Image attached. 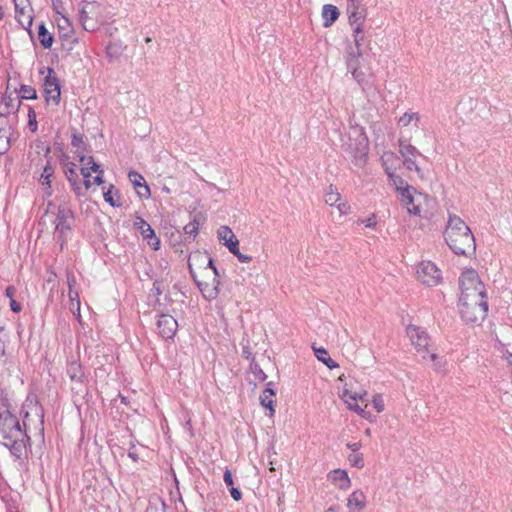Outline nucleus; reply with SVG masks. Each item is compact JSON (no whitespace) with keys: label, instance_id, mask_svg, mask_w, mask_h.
<instances>
[{"label":"nucleus","instance_id":"f257e3e1","mask_svg":"<svg viewBox=\"0 0 512 512\" xmlns=\"http://www.w3.org/2000/svg\"><path fill=\"white\" fill-rule=\"evenodd\" d=\"M191 276L207 300L215 299L219 294L218 270L212 258L203 252L191 254L188 262Z\"/></svg>","mask_w":512,"mask_h":512},{"label":"nucleus","instance_id":"f03ea898","mask_svg":"<svg viewBox=\"0 0 512 512\" xmlns=\"http://www.w3.org/2000/svg\"><path fill=\"white\" fill-rule=\"evenodd\" d=\"M444 239L457 255H468L475 251V239L468 225L457 215H449Z\"/></svg>","mask_w":512,"mask_h":512},{"label":"nucleus","instance_id":"7ed1b4c3","mask_svg":"<svg viewBox=\"0 0 512 512\" xmlns=\"http://www.w3.org/2000/svg\"><path fill=\"white\" fill-rule=\"evenodd\" d=\"M29 437L22 430L18 418L9 410L0 411V443L20 458L26 449Z\"/></svg>","mask_w":512,"mask_h":512},{"label":"nucleus","instance_id":"20e7f679","mask_svg":"<svg viewBox=\"0 0 512 512\" xmlns=\"http://www.w3.org/2000/svg\"><path fill=\"white\" fill-rule=\"evenodd\" d=\"M459 311L462 319L472 325L481 324L487 316V297L459 299Z\"/></svg>","mask_w":512,"mask_h":512},{"label":"nucleus","instance_id":"39448f33","mask_svg":"<svg viewBox=\"0 0 512 512\" xmlns=\"http://www.w3.org/2000/svg\"><path fill=\"white\" fill-rule=\"evenodd\" d=\"M461 294L459 299L482 298L486 296L485 286L479 279L478 273L469 269L464 271L459 279Z\"/></svg>","mask_w":512,"mask_h":512},{"label":"nucleus","instance_id":"423d86ee","mask_svg":"<svg viewBox=\"0 0 512 512\" xmlns=\"http://www.w3.org/2000/svg\"><path fill=\"white\" fill-rule=\"evenodd\" d=\"M357 134L354 139H351V143L348 145V152L353 158V162L356 166L362 167L365 165L368 153H369V140L363 131V128L355 130Z\"/></svg>","mask_w":512,"mask_h":512},{"label":"nucleus","instance_id":"0eeeda50","mask_svg":"<svg viewBox=\"0 0 512 512\" xmlns=\"http://www.w3.org/2000/svg\"><path fill=\"white\" fill-rule=\"evenodd\" d=\"M102 7L99 3L92 1L82 5L79 20L86 31H94L102 21Z\"/></svg>","mask_w":512,"mask_h":512},{"label":"nucleus","instance_id":"6e6552de","mask_svg":"<svg viewBox=\"0 0 512 512\" xmlns=\"http://www.w3.org/2000/svg\"><path fill=\"white\" fill-rule=\"evenodd\" d=\"M418 280L427 286H436L442 280L441 271L431 261H422L417 267Z\"/></svg>","mask_w":512,"mask_h":512},{"label":"nucleus","instance_id":"1a4fd4ad","mask_svg":"<svg viewBox=\"0 0 512 512\" xmlns=\"http://www.w3.org/2000/svg\"><path fill=\"white\" fill-rule=\"evenodd\" d=\"M422 200H427V196L417 193L415 188H405L403 193L400 194V201L407 209L408 213L413 215H421Z\"/></svg>","mask_w":512,"mask_h":512},{"label":"nucleus","instance_id":"9d476101","mask_svg":"<svg viewBox=\"0 0 512 512\" xmlns=\"http://www.w3.org/2000/svg\"><path fill=\"white\" fill-rule=\"evenodd\" d=\"M44 94L47 103L58 105L60 100V84L53 69L48 68V74L44 78Z\"/></svg>","mask_w":512,"mask_h":512},{"label":"nucleus","instance_id":"9b49d317","mask_svg":"<svg viewBox=\"0 0 512 512\" xmlns=\"http://www.w3.org/2000/svg\"><path fill=\"white\" fill-rule=\"evenodd\" d=\"M324 201L327 205L335 207L341 216L348 215L351 212L349 203L342 199L338 190L330 185L324 195Z\"/></svg>","mask_w":512,"mask_h":512},{"label":"nucleus","instance_id":"f8f14e48","mask_svg":"<svg viewBox=\"0 0 512 512\" xmlns=\"http://www.w3.org/2000/svg\"><path fill=\"white\" fill-rule=\"evenodd\" d=\"M55 232L62 238L71 229L70 220L72 213L66 207H58L57 212L52 215Z\"/></svg>","mask_w":512,"mask_h":512},{"label":"nucleus","instance_id":"ddd939ff","mask_svg":"<svg viewBox=\"0 0 512 512\" xmlns=\"http://www.w3.org/2000/svg\"><path fill=\"white\" fill-rule=\"evenodd\" d=\"M352 28V38L355 46V51L349 53V62L354 59L357 60L363 54L362 46L365 42V30L364 25L365 22H360L356 24H349Z\"/></svg>","mask_w":512,"mask_h":512},{"label":"nucleus","instance_id":"4468645a","mask_svg":"<svg viewBox=\"0 0 512 512\" xmlns=\"http://www.w3.org/2000/svg\"><path fill=\"white\" fill-rule=\"evenodd\" d=\"M346 11L349 24L365 22L367 17V9L362 4V0H347Z\"/></svg>","mask_w":512,"mask_h":512},{"label":"nucleus","instance_id":"2eb2a0df","mask_svg":"<svg viewBox=\"0 0 512 512\" xmlns=\"http://www.w3.org/2000/svg\"><path fill=\"white\" fill-rule=\"evenodd\" d=\"M134 227L141 233L142 237L147 240L149 246L153 250L160 248V240L155 236L154 230L151 226L141 217L137 216L134 220Z\"/></svg>","mask_w":512,"mask_h":512},{"label":"nucleus","instance_id":"dca6fc26","mask_svg":"<svg viewBox=\"0 0 512 512\" xmlns=\"http://www.w3.org/2000/svg\"><path fill=\"white\" fill-rule=\"evenodd\" d=\"M399 153L403 158V165L408 170H414L417 174L422 177L421 169L415 162V156L418 153L417 149L411 144L400 142Z\"/></svg>","mask_w":512,"mask_h":512},{"label":"nucleus","instance_id":"f3484780","mask_svg":"<svg viewBox=\"0 0 512 512\" xmlns=\"http://www.w3.org/2000/svg\"><path fill=\"white\" fill-rule=\"evenodd\" d=\"M406 333L418 352L425 351L429 344V337L425 331L417 326L410 325L407 327Z\"/></svg>","mask_w":512,"mask_h":512},{"label":"nucleus","instance_id":"a211bd4d","mask_svg":"<svg viewBox=\"0 0 512 512\" xmlns=\"http://www.w3.org/2000/svg\"><path fill=\"white\" fill-rule=\"evenodd\" d=\"M157 327L163 338L171 339L177 331L178 323L171 315L162 314L157 321Z\"/></svg>","mask_w":512,"mask_h":512},{"label":"nucleus","instance_id":"6ab92c4d","mask_svg":"<svg viewBox=\"0 0 512 512\" xmlns=\"http://www.w3.org/2000/svg\"><path fill=\"white\" fill-rule=\"evenodd\" d=\"M339 396L347 404L348 409L355 411L362 418H369L370 414L366 411L367 404H365L364 408L357 404V393H352L347 388H344Z\"/></svg>","mask_w":512,"mask_h":512},{"label":"nucleus","instance_id":"aec40b11","mask_svg":"<svg viewBox=\"0 0 512 512\" xmlns=\"http://www.w3.org/2000/svg\"><path fill=\"white\" fill-rule=\"evenodd\" d=\"M328 479L332 484L337 486L340 490H347L351 486V480L348 473L342 469H335L328 474Z\"/></svg>","mask_w":512,"mask_h":512},{"label":"nucleus","instance_id":"412c9836","mask_svg":"<svg viewBox=\"0 0 512 512\" xmlns=\"http://www.w3.org/2000/svg\"><path fill=\"white\" fill-rule=\"evenodd\" d=\"M217 236L219 241H221L230 252L234 251L233 249H236L239 245V241L228 226H221L217 231Z\"/></svg>","mask_w":512,"mask_h":512},{"label":"nucleus","instance_id":"4be33fe9","mask_svg":"<svg viewBox=\"0 0 512 512\" xmlns=\"http://www.w3.org/2000/svg\"><path fill=\"white\" fill-rule=\"evenodd\" d=\"M64 172L68 182L70 183L76 195L83 196V186L76 172L75 165L71 163L70 166H67L65 168Z\"/></svg>","mask_w":512,"mask_h":512},{"label":"nucleus","instance_id":"5701e85b","mask_svg":"<svg viewBox=\"0 0 512 512\" xmlns=\"http://www.w3.org/2000/svg\"><path fill=\"white\" fill-rule=\"evenodd\" d=\"M128 178L131 181V183L133 184V186L136 189H139V190H137V193L140 196L149 197L150 189H149L148 185L146 184L144 177L140 173H138L136 171H130L128 173Z\"/></svg>","mask_w":512,"mask_h":512},{"label":"nucleus","instance_id":"b1692460","mask_svg":"<svg viewBox=\"0 0 512 512\" xmlns=\"http://www.w3.org/2000/svg\"><path fill=\"white\" fill-rule=\"evenodd\" d=\"M347 507L350 510L362 511L366 507V496L363 491H353L347 499Z\"/></svg>","mask_w":512,"mask_h":512},{"label":"nucleus","instance_id":"393cba45","mask_svg":"<svg viewBox=\"0 0 512 512\" xmlns=\"http://www.w3.org/2000/svg\"><path fill=\"white\" fill-rule=\"evenodd\" d=\"M340 13L336 6L325 4L322 8L323 26L330 27L339 17Z\"/></svg>","mask_w":512,"mask_h":512},{"label":"nucleus","instance_id":"a878e982","mask_svg":"<svg viewBox=\"0 0 512 512\" xmlns=\"http://www.w3.org/2000/svg\"><path fill=\"white\" fill-rule=\"evenodd\" d=\"M15 4L16 19L24 29H29L32 25V16L25 10L24 7H20L22 0H13Z\"/></svg>","mask_w":512,"mask_h":512},{"label":"nucleus","instance_id":"bb28decb","mask_svg":"<svg viewBox=\"0 0 512 512\" xmlns=\"http://www.w3.org/2000/svg\"><path fill=\"white\" fill-rule=\"evenodd\" d=\"M20 101L10 96H3L0 101V116L6 117L18 109Z\"/></svg>","mask_w":512,"mask_h":512},{"label":"nucleus","instance_id":"cd10ccee","mask_svg":"<svg viewBox=\"0 0 512 512\" xmlns=\"http://www.w3.org/2000/svg\"><path fill=\"white\" fill-rule=\"evenodd\" d=\"M312 349H313L314 355L318 359V361L322 362L329 369H335V368L339 367L338 363H336L329 356V354H328V352H327V350L325 348L312 346Z\"/></svg>","mask_w":512,"mask_h":512},{"label":"nucleus","instance_id":"c85d7f7f","mask_svg":"<svg viewBox=\"0 0 512 512\" xmlns=\"http://www.w3.org/2000/svg\"><path fill=\"white\" fill-rule=\"evenodd\" d=\"M420 122V115L417 112H405L399 119H398V126L400 128H407L411 125L418 128Z\"/></svg>","mask_w":512,"mask_h":512},{"label":"nucleus","instance_id":"c756f323","mask_svg":"<svg viewBox=\"0 0 512 512\" xmlns=\"http://www.w3.org/2000/svg\"><path fill=\"white\" fill-rule=\"evenodd\" d=\"M53 174L54 168L51 166L50 160H47L45 166L43 167V171L40 174L39 182L42 186H45L48 189V191L46 192L48 196L51 195V177L53 176Z\"/></svg>","mask_w":512,"mask_h":512},{"label":"nucleus","instance_id":"7c9ffc66","mask_svg":"<svg viewBox=\"0 0 512 512\" xmlns=\"http://www.w3.org/2000/svg\"><path fill=\"white\" fill-rule=\"evenodd\" d=\"M69 297V309L76 317L78 322L81 323V314H80V299L79 293L76 290H71L68 292Z\"/></svg>","mask_w":512,"mask_h":512},{"label":"nucleus","instance_id":"2f4dec72","mask_svg":"<svg viewBox=\"0 0 512 512\" xmlns=\"http://www.w3.org/2000/svg\"><path fill=\"white\" fill-rule=\"evenodd\" d=\"M274 396L275 393L271 388H266L262 394L260 395L261 405L265 408H268L270 411L269 416H273L275 413L273 404H274Z\"/></svg>","mask_w":512,"mask_h":512},{"label":"nucleus","instance_id":"473e14b6","mask_svg":"<svg viewBox=\"0 0 512 512\" xmlns=\"http://www.w3.org/2000/svg\"><path fill=\"white\" fill-rule=\"evenodd\" d=\"M381 160H382V165L385 169L386 174L389 172H392L393 170L396 169V164L398 162V158L394 152H391V151L384 152L381 157Z\"/></svg>","mask_w":512,"mask_h":512},{"label":"nucleus","instance_id":"72a5a7b5","mask_svg":"<svg viewBox=\"0 0 512 512\" xmlns=\"http://www.w3.org/2000/svg\"><path fill=\"white\" fill-rule=\"evenodd\" d=\"M104 200L112 207H120L122 205L118 192L110 185L109 189L103 193Z\"/></svg>","mask_w":512,"mask_h":512},{"label":"nucleus","instance_id":"f704fd0d","mask_svg":"<svg viewBox=\"0 0 512 512\" xmlns=\"http://www.w3.org/2000/svg\"><path fill=\"white\" fill-rule=\"evenodd\" d=\"M38 37L41 45L44 48H50L53 44V36L47 31L44 24L38 27Z\"/></svg>","mask_w":512,"mask_h":512},{"label":"nucleus","instance_id":"c9c22d12","mask_svg":"<svg viewBox=\"0 0 512 512\" xmlns=\"http://www.w3.org/2000/svg\"><path fill=\"white\" fill-rule=\"evenodd\" d=\"M11 129H0V154H5L10 148Z\"/></svg>","mask_w":512,"mask_h":512},{"label":"nucleus","instance_id":"e433bc0d","mask_svg":"<svg viewBox=\"0 0 512 512\" xmlns=\"http://www.w3.org/2000/svg\"><path fill=\"white\" fill-rule=\"evenodd\" d=\"M387 175L392 184L395 186V189L399 193V195L403 193V190H405V188H412V186L408 185L406 181H404L400 176L396 175L393 171L387 173Z\"/></svg>","mask_w":512,"mask_h":512},{"label":"nucleus","instance_id":"4c0bfd02","mask_svg":"<svg viewBox=\"0 0 512 512\" xmlns=\"http://www.w3.org/2000/svg\"><path fill=\"white\" fill-rule=\"evenodd\" d=\"M79 160L82 163H84L85 160H87V162L84 164L83 167H88L89 171L99 173V174L104 173V171L100 168V166L94 161L93 157L90 156V157L86 158L85 156L81 155V156H79Z\"/></svg>","mask_w":512,"mask_h":512},{"label":"nucleus","instance_id":"58836bf2","mask_svg":"<svg viewBox=\"0 0 512 512\" xmlns=\"http://www.w3.org/2000/svg\"><path fill=\"white\" fill-rule=\"evenodd\" d=\"M146 512H165V503L158 498L150 500Z\"/></svg>","mask_w":512,"mask_h":512},{"label":"nucleus","instance_id":"ea45409f","mask_svg":"<svg viewBox=\"0 0 512 512\" xmlns=\"http://www.w3.org/2000/svg\"><path fill=\"white\" fill-rule=\"evenodd\" d=\"M81 171V174L84 178V181H83V195L85 194V192L87 190H89L92 186V181L90 180V177H91V171H89V168L88 167H81L80 169Z\"/></svg>","mask_w":512,"mask_h":512},{"label":"nucleus","instance_id":"a19ab883","mask_svg":"<svg viewBox=\"0 0 512 512\" xmlns=\"http://www.w3.org/2000/svg\"><path fill=\"white\" fill-rule=\"evenodd\" d=\"M20 94L23 99H36L37 97L36 90L28 85H22L20 87Z\"/></svg>","mask_w":512,"mask_h":512},{"label":"nucleus","instance_id":"79ce46f5","mask_svg":"<svg viewBox=\"0 0 512 512\" xmlns=\"http://www.w3.org/2000/svg\"><path fill=\"white\" fill-rule=\"evenodd\" d=\"M348 460L353 467L362 469L364 467L363 455L361 453H352Z\"/></svg>","mask_w":512,"mask_h":512},{"label":"nucleus","instance_id":"37998d69","mask_svg":"<svg viewBox=\"0 0 512 512\" xmlns=\"http://www.w3.org/2000/svg\"><path fill=\"white\" fill-rule=\"evenodd\" d=\"M184 231L186 234L196 237L199 231V223L196 220L189 222L185 225Z\"/></svg>","mask_w":512,"mask_h":512},{"label":"nucleus","instance_id":"c03bdc74","mask_svg":"<svg viewBox=\"0 0 512 512\" xmlns=\"http://www.w3.org/2000/svg\"><path fill=\"white\" fill-rule=\"evenodd\" d=\"M372 404L378 413H381L385 409V404L382 395L376 394L373 396Z\"/></svg>","mask_w":512,"mask_h":512},{"label":"nucleus","instance_id":"a18cd8bd","mask_svg":"<svg viewBox=\"0 0 512 512\" xmlns=\"http://www.w3.org/2000/svg\"><path fill=\"white\" fill-rule=\"evenodd\" d=\"M28 124L32 132L37 130L36 112L32 108L28 111Z\"/></svg>","mask_w":512,"mask_h":512},{"label":"nucleus","instance_id":"49530a36","mask_svg":"<svg viewBox=\"0 0 512 512\" xmlns=\"http://www.w3.org/2000/svg\"><path fill=\"white\" fill-rule=\"evenodd\" d=\"M234 251H231V253L237 257V259L241 262V263H249L251 260H252V257L249 256V255H245V254H242L240 251H239V248L238 246L236 247V249H233Z\"/></svg>","mask_w":512,"mask_h":512},{"label":"nucleus","instance_id":"de8ad7c7","mask_svg":"<svg viewBox=\"0 0 512 512\" xmlns=\"http://www.w3.org/2000/svg\"><path fill=\"white\" fill-rule=\"evenodd\" d=\"M32 148L36 150V152L39 154L41 151L44 152V156L47 157L50 153V147L45 146L42 142L37 141L33 144Z\"/></svg>","mask_w":512,"mask_h":512},{"label":"nucleus","instance_id":"09e8293b","mask_svg":"<svg viewBox=\"0 0 512 512\" xmlns=\"http://www.w3.org/2000/svg\"><path fill=\"white\" fill-rule=\"evenodd\" d=\"M361 222L368 228H374L377 224L376 215L372 214L368 218L361 220Z\"/></svg>","mask_w":512,"mask_h":512},{"label":"nucleus","instance_id":"8fccbe9b","mask_svg":"<svg viewBox=\"0 0 512 512\" xmlns=\"http://www.w3.org/2000/svg\"><path fill=\"white\" fill-rule=\"evenodd\" d=\"M67 283L69 287V291L74 290V286L76 285V278L73 273L67 272Z\"/></svg>","mask_w":512,"mask_h":512},{"label":"nucleus","instance_id":"3c124183","mask_svg":"<svg viewBox=\"0 0 512 512\" xmlns=\"http://www.w3.org/2000/svg\"><path fill=\"white\" fill-rule=\"evenodd\" d=\"M223 480L227 486H229V487L233 486V477H232V473L230 470H226L224 472Z\"/></svg>","mask_w":512,"mask_h":512},{"label":"nucleus","instance_id":"603ef678","mask_svg":"<svg viewBox=\"0 0 512 512\" xmlns=\"http://www.w3.org/2000/svg\"><path fill=\"white\" fill-rule=\"evenodd\" d=\"M230 494L235 501H239L242 497L240 490L236 487H230Z\"/></svg>","mask_w":512,"mask_h":512},{"label":"nucleus","instance_id":"864d4df0","mask_svg":"<svg viewBox=\"0 0 512 512\" xmlns=\"http://www.w3.org/2000/svg\"><path fill=\"white\" fill-rule=\"evenodd\" d=\"M347 448L350 449L353 453H359V449L362 447L360 442L347 443Z\"/></svg>","mask_w":512,"mask_h":512},{"label":"nucleus","instance_id":"5fc2aeb1","mask_svg":"<svg viewBox=\"0 0 512 512\" xmlns=\"http://www.w3.org/2000/svg\"><path fill=\"white\" fill-rule=\"evenodd\" d=\"M10 308L16 313L21 311V305L15 299H10Z\"/></svg>","mask_w":512,"mask_h":512},{"label":"nucleus","instance_id":"6e6d98bb","mask_svg":"<svg viewBox=\"0 0 512 512\" xmlns=\"http://www.w3.org/2000/svg\"><path fill=\"white\" fill-rule=\"evenodd\" d=\"M15 293H16V289L15 287L13 286H8L5 290V295L9 298V299H14V296H15Z\"/></svg>","mask_w":512,"mask_h":512},{"label":"nucleus","instance_id":"4d7b16f0","mask_svg":"<svg viewBox=\"0 0 512 512\" xmlns=\"http://www.w3.org/2000/svg\"><path fill=\"white\" fill-rule=\"evenodd\" d=\"M128 456L134 461H138L139 457L138 454L135 451V446L132 445V447L129 449Z\"/></svg>","mask_w":512,"mask_h":512},{"label":"nucleus","instance_id":"13d9d810","mask_svg":"<svg viewBox=\"0 0 512 512\" xmlns=\"http://www.w3.org/2000/svg\"><path fill=\"white\" fill-rule=\"evenodd\" d=\"M97 175L94 177L93 181H92V184H96V185H101L104 180H103V174H99V173H96Z\"/></svg>","mask_w":512,"mask_h":512},{"label":"nucleus","instance_id":"bf43d9fd","mask_svg":"<svg viewBox=\"0 0 512 512\" xmlns=\"http://www.w3.org/2000/svg\"><path fill=\"white\" fill-rule=\"evenodd\" d=\"M367 396V392L366 391H363L361 393H357V401L360 400V401H364L365 398Z\"/></svg>","mask_w":512,"mask_h":512},{"label":"nucleus","instance_id":"052dcab7","mask_svg":"<svg viewBox=\"0 0 512 512\" xmlns=\"http://www.w3.org/2000/svg\"><path fill=\"white\" fill-rule=\"evenodd\" d=\"M352 75H353V77H354L355 79H357V80L359 81V78H360V76L362 75V73H361V72H358V71H357V69L355 68V69L353 70V72H352Z\"/></svg>","mask_w":512,"mask_h":512},{"label":"nucleus","instance_id":"680f3d73","mask_svg":"<svg viewBox=\"0 0 512 512\" xmlns=\"http://www.w3.org/2000/svg\"><path fill=\"white\" fill-rule=\"evenodd\" d=\"M429 358L431 360H435L437 358V355L435 353H431V354H429Z\"/></svg>","mask_w":512,"mask_h":512},{"label":"nucleus","instance_id":"e2e57ef3","mask_svg":"<svg viewBox=\"0 0 512 512\" xmlns=\"http://www.w3.org/2000/svg\"><path fill=\"white\" fill-rule=\"evenodd\" d=\"M3 17H4V13H3L2 7L0 6V20H2Z\"/></svg>","mask_w":512,"mask_h":512},{"label":"nucleus","instance_id":"0e129e2a","mask_svg":"<svg viewBox=\"0 0 512 512\" xmlns=\"http://www.w3.org/2000/svg\"><path fill=\"white\" fill-rule=\"evenodd\" d=\"M76 143H78V140L76 139V137H74V139L72 140V144L76 145Z\"/></svg>","mask_w":512,"mask_h":512},{"label":"nucleus","instance_id":"69168bd1","mask_svg":"<svg viewBox=\"0 0 512 512\" xmlns=\"http://www.w3.org/2000/svg\"><path fill=\"white\" fill-rule=\"evenodd\" d=\"M76 143H78V140L76 139V137H74V139L72 140V144L76 145Z\"/></svg>","mask_w":512,"mask_h":512},{"label":"nucleus","instance_id":"338daca9","mask_svg":"<svg viewBox=\"0 0 512 512\" xmlns=\"http://www.w3.org/2000/svg\"><path fill=\"white\" fill-rule=\"evenodd\" d=\"M63 21L65 24H68V19L63 17Z\"/></svg>","mask_w":512,"mask_h":512},{"label":"nucleus","instance_id":"774afa93","mask_svg":"<svg viewBox=\"0 0 512 512\" xmlns=\"http://www.w3.org/2000/svg\"><path fill=\"white\" fill-rule=\"evenodd\" d=\"M326 512H334V510L332 508H330Z\"/></svg>","mask_w":512,"mask_h":512}]
</instances>
